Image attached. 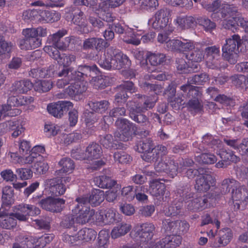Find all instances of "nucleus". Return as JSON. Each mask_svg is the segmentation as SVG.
<instances>
[{
  "label": "nucleus",
  "mask_w": 248,
  "mask_h": 248,
  "mask_svg": "<svg viewBox=\"0 0 248 248\" xmlns=\"http://www.w3.org/2000/svg\"><path fill=\"white\" fill-rule=\"evenodd\" d=\"M99 64L105 69H120L129 65L130 62L126 55L118 50L109 48L99 60Z\"/></svg>",
  "instance_id": "f257e3e1"
},
{
  "label": "nucleus",
  "mask_w": 248,
  "mask_h": 248,
  "mask_svg": "<svg viewBox=\"0 0 248 248\" xmlns=\"http://www.w3.org/2000/svg\"><path fill=\"white\" fill-rule=\"evenodd\" d=\"M155 98L152 99L151 97H142L141 101L134 106L132 105L131 107H129L131 118L139 123H144L146 121V117L141 112L152 108L155 105Z\"/></svg>",
  "instance_id": "f03ea898"
},
{
  "label": "nucleus",
  "mask_w": 248,
  "mask_h": 248,
  "mask_svg": "<svg viewBox=\"0 0 248 248\" xmlns=\"http://www.w3.org/2000/svg\"><path fill=\"white\" fill-rule=\"evenodd\" d=\"M241 40L238 35H233L231 38L226 40V43L222 48V56L231 63H234L237 61L239 46Z\"/></svg>",
  "instance_id": "7ed1b4c3"
},
{
  "label": "nucleus",
  "mask_w": 248,
  "mask_h": 248,
  "mask_svg": "<svg viewBox=\"0 0 248 248\" xmlns=\"http://www.w3.org/2000/svg\"><path fill=\"white\" fill-rule=\"evenodd\" d=\"M78 202L72 213L75 218V221L78 224H85L90 222V218L93 214V210L86 205L87 200L84 198H78Z\"/></svg>",
  "instance_id": "20e7f679"
},
{
  "label": "nucleus",
  "mask_w": 248,
  "mask_h": 248,
  "mask_svg": "<svg viewBox=\"0 0 248 248\" xmlns=\"http://www.w3.org/2000/svg\"><path fill=\"white\" fill-rule=\"evenodd\" d=\"M152 27L157 30H162L168 33L173 31V27L170 26V12L167 9L157 11L152 18Z\"/></svg>",
  "instance_id": "39448f33"
},
{
  "label": "nucleus",
  "mask_w": 248,
  "mask_h": 248,
  "mask_svg": "<svg viewBox=\"0 0 248 248\" xmlns=\"http://www.w3.org/2000/svg\"><path fill=\"white\" fill-rule=\"evenodd\" d=\"M117 130L114 133L116 140L127 141L131 139L133 134L136 132V127L125 119L117 120L115 122Z\"/></svg>",
  "instance_id": "423d86ee"
},
{
  "label": "nucleus",
  "mask_w": 248,
  "mask_h": 248,
  "mask_svg": "<svg viewBox=\"0 0 248 248\" xmlns=\"http://www.w3.org/2000/svg\"><path fill=\"white\" fill-rule=\"evenodd\" d=\"M30 15L32 20H35L41 23L54 22L58 21L61 17L60 15L55 11H42L33 9L30 12L25 11L23 13V16Z\"/></svg>",
  "instance_id": "0eeeda50"
},
{
  "label": "nucleus",
  "mask_w": 248,
  "mask_h": 248,
  "mask_svg": "<svg viewBox=\"0 0 248 248\" xmlns=\"http://www.w3.org/2000/svg\"><path fill=\"white\" fill-rule=\"evenodd\" d=\"M181 90L184 93H186L187 92V95L189 97L190 96L193 97L188 102V107L196 111L201 110L202 106L199 99L201 96L202 93L200 91L199 88L187 84L182 86Z\"/></svg>",
  "instance_id": "6e6552de"
},
{
  "label": "nucleus",
  "mask_w": 248,
  "mask_h": 248,
  "mask_svg": "<svg viewBox=\"0 0 248 248\" xmlns=\"http://www.w3.org/2000/svg\"><path fill=\"white\" fill-rule=\"evenodd\" d=\"M16 212L12 216L21 221H26L30 216L38 215L40 213V210L38 208L28 204H19L16 207Z\"/></svg>",
  "instance_id": "1a4fd4ad"
},
{
  "label": "nucleus",
  "mask_w": 248,
  "mask_h": 248,
  "mask_svg": "<svg viewBox=\"0 0 248 248\" xmlns=\"http://www.w3.org/2000/svg\"><path fill=\"white\" fill-rule=\"evenodd\" d=\"M236 12V7L232 5L224 4L221 12L222 17H226V19L222 21L221 23L224 28L232 30L233 31H234V29H236V18L233 16Z\"/></svg>",
  "instance_id": "9d476101"
},
{
  "label": "nucleus",
  "mask_w": 248,
  "mask_h": 248,
  "mask_svg": "<svg viewBox=\"0 0 248 248\" xmlns=\"http://www.w3.org/2000/svg\"><path fill=\"white\" fill-rule=\"evenodd\" d=\"M196 46H200V44L184 38L171 40L167 43V47L169 49L182 52L191 50Z\"/></svg>",
  "instance_id": "9b49d317"
},
{
  "label": "nucleus",
  "mask_w": 248,
  "mask_h": 248,
  "mask_svg": "<svg viewBox=\"0 0 248 248\" xmlns=\"http://www.w3.org/2000/svg\"><path fill=\"white\" fill-rule=\"evenodd\" d=\"M67 34L66 30H61L53 35H49L48 39L50 43L60 50H65L68 46L71 41L73 40V37H65L63 40H61V38Z\"/></svg>",
  "instance_id": "f8f14e48"
},
{
  "label": "nucleus",
  "mask_w": 248,
  "mask_h": 248,
  "mask_svg": "<svg viewBox=\"0 0 248 248\" xmlns=\"http://www.w3.org/2000/svg\"><path fill=\"white\" fill-rule=\"evenodd\" d=\"M73 108L71 102L67 101H60L51 103L47 106L48 112L55 117L61 118L64 111H67Z\"/></svg>",
  "instance_id": "ddd939ff"
},
{
  "label": "nucleus",
  "mask_w": 248,
  "mask_h": 248,
  "mask_svg": "<svg viewBox=\"0 0 248 248\" xmlns=\"http://www.w3.org/2000/svg\"><path fill=\"white\" fill-rule=\"evenodd\" d=\"M65 201L60 198L48 197L40 201L39 205L44 209L51 212H60L63 207Z\"/></svg>",
  "instance_id": "4468645a"
},
{
  "label": "nucleus",
  "mask_w": 248,
  "mask_h": 248,
  "mask_svg": "<svg viewBox=\"0 0 248 248\" xmlns=\"http://www.w3.org/2000/svg\"><path fill=\"white\" fill-rule=\"evenodd\" d=\"M0 130L2 134L11 130L13 131L12 136L16 138L24 132V128L20 121L10 120L0 124Z\"/></svg>",
  "instance_id": "2eb2a0df"
},
{
  "label": "nucleus",
  "mask_w": 248,
  "mask_h": 248,
  "mask_svg": "<svg viewBox=\"0 0 248 248\" xmlns=\"http://www.w3.org/2000/svg\"><path fill=\"white\" fill-rule=\"evenodd\" d=\"M155 169L157 172L165 171L172 177L177 174V168L173 160L166 158L156 163Z\"/></svg>",
  "instance_id": "dca6fc26"
},
{
  "label": "nucleus",
  "mask_w": 248,
  "mask_h": 248,
  "mask_svg": "<svg viewBox=\"0 0 248 248\" xmlns=\"http://www.w3.org/2000/svg\"><path fill=\"white\" fill-rule=\"evenodd\" d=\"M248 194L244 190L236 189L232 190V200L234 204V208L236 210L244 209L248 203Z\"/></svg>",
  "instance_id": "f3484780"
},
{
  "label": "nucleus",
  "mask_w": 248,
  "mask_h": 248,
  "mask_svg": "<svg viewBox=\"0 0 248 248\" xmlns=\"http://www.w3.org/2000/svg\"><path fill=\"white\" fill-rule=\"evenodd\" d=\"M155 230V227L152 223H145L141 224L136 233L137 239H139L142 243L148 242L152 238Z\"/></svg>",
  "instance_id": "a211bd4d"
},
{
  "label": "nucleus",
  "mask_w": 248,
  "mask_h": 248,
  "mask_svg": "<svg viewBox=\"0 0 248 248\" xmlns=\"http://www.w3.org/2000/svg\"><path fill=\"white\" fill-rule=\"evenodd\" d=\"M215 183L214 178L210 174L206 173L198 176L195 187L200 191H206L209 189Z\"/></svg>",
  "instance_id": "6ab92c4d"
},
{
  "label": "nucleus",
  "mask_w": 248,
  "mask_h": 248,
  "mask_svg": "<svg viewBox=\"0 0 248 248\" xmlns=\"http://www.w3.org/2000/svg\"><path fill=\"white\" fill-rule=\"evenodd\" d=\"M75 77L74 79H81L84 78V77H91L92 78L99 73V71L95 65L91 66H80L78 71H73Z\"/></svg>",
  "instance_id": "aec40b11"
},
{
  "label": "nucleus",
  "mask_w": 248,
  "mask_h": 248,
  "mask_svg": "<svg viewBox=\"0 0 248 248\" xmlns=\"http://www.w3.org/2000/svg\"><path fill=\"white\" fill-rule=\"evenodd\" d=\"M45 186L46 188L49 189L50 192L56 196L63 194L66 190V186L57 178L46 180L45 182Z\"/></svg>",
  "instance_id": "412c9836"
},
{
  "label": "nucleus",
  "mask_w": 248,
  "mask_h": 248,
  "mask_svg": "<svg viewBox=\"0 0 248 248\" xmlns=\"http://www.w3.org/2000/svg\"><path fill=\"white\" fill-rule=\"evenodd\" d=\"M16 242L22 248H37V238L32 236L20 234L15 238Z\"/></svg>",
  "instance_id": "4be33fe9"
},
{
  "label": "nucleus",
  "mask_w": 248,
  "mask_h": 248,
  "mask_svg": "<svg viewBox=\"0 0 248 248\" xmlns=\"http://www.w3.org/2000/svg\"><path fill=\"white\" fill-rule=\"evenodd\" d=\"M81 79H74L70 82L71 85L66 89V92L72 97H76L85 92L87 87Z\"/></svg>",
  "instance_id": "5701e85b"
},
{
  "label": "nucleus",
  "mask_w": 248,
  "mask_h": 248,
  "mask_svg": "<svg viewBox=\"0 0 248 248\" xmlns=\"http://www.w3.org/2000/svg\"><path fill=\"white\" fill-rule=\"evenodd\" d=\"M59 77H63L62 78L58 79L56 83L57 86L59 88H62L65 85L72 82L75 76L72 68H63L57 74Z\"/></svg>",
  "instance_id": "b1692460"
},
{
  "label": "nucleus",
  "mask_w": 248,
  "mask_h": 248,
  "mask_svg": "<svg viewBox=\"0 0 248 248\" xmlns=\"http://www.w3.org/2000/svg\"><path fill=\"white\" fill-rule=\"evenodd\" d=\"M233 237L232 230L228 228H223L218 232L217 243L215 244V247L225 246L231 241Z\"/></svg>",
  "instance_id": "393cba45"
},
{
  "label": "nucleus",
  "mask_w": 248,
  "mask_h": 248,
  "mask_svg": "<svg viewBox=\"0 0 248 248\" xmlns=\"http://www.w3.org/2000/svg\"><path fill=\"white\" fill-rule=\"evenodd\" d=\"M143 33L142 31L127 28L126 30V35L124 36L123 39L128 44L138 45L140 43V37Z\"/></svg>",
  "instance_id": "a878e982"
},
{
  "label": "nucleus",
  "mask_w": 248,
  "mask_h": 248,
  "mask_svg": "<svg viewBox=\"0 0 248 248\" xmlns=\"http://www.w3.org/2000/svg\"><path fill=\"white\" fill-rule=\"evenodd\" d=\"M101 215H99L98 218L101 224H108L118 220L117 217L119 216L117 212L113 209L110 208L106 210H101Z\"/></svg>",
  "instance_id": "bb28decb"
},
{
  "label": "nucleus",
  "mask_w": 248,
  "mask_h": 248,
  "mask_svg": "<svg viewBox=\"0 0 248 248\" xmlns=\"http://www.w3.org/2000/svg\"><path fill=\"white\" fill-rule=\"evenodd\" d=\"M72 21L74 24L78 26V30L81 33H88L91 31V29L87 25L82 12H79L78 14H75Z\"/></svg>",
  "instance_id": "cd10ccee"
},
{
  "label": "nucleus",
  "mask_w": 248,
  "mask_h": 248,
  "mask_svg": "<svg viewBox=\"0 0 248 248\" xmlns=\"http://www.w3.org/2000/svg\"><path fill=\"white\" fill-rule=\"evenodd\" d=\"M152 142L150 140H146L138 145L139 152L144 153L142 155L143 160L149 162L151 161L152 156V149H154Z\"/></svg>",
  "instance_id": "c85d7f7f"
},
{
  "label": "nucleus",
  "mask_w": 248,
  "mask_h": 248,
  "mask_svg": "<svg viewBox=\"0 0 248 248\" xmlns=\"http://www.w3.org/2000/svg\"><path fill=\"white\" fill-rule=\"evenodd\" d=\"M131 229L129 223H120L114 227L111 231V236L113 239H116L127 233Z\"/></svg>",
  "instance_id": "c756f323"
},
{
  "label": "nucleus",
  "mask_w": 248,
  "mask_h": 248,
  "mask_svg": "<svg viewBox=\"0 0 248 248\" xmlns=\"http://www.w3.org/2000/svg\"><path fill=\"white\" fill-rule=\"evenodd\" d=\"M149 191L153 196H162L165 192L166 186L163 183L157 180H153L150 183Z\"/></svg>",
  "instance_id": "7c9ffc66"
},
{
  "label": "nucleus",
  "mask_w": 248,
  "mask_h": 248,
  "mask_svg": "<svg viewBox=\"0 0 248 248\" xmlns=\"http://www.w3.org/2000/svg\"><path fill=\"white\" fill-rule=\"evenodd\" d=\"M207 202L206 198L204 197L190 199L186 202V203L188 209L198 210L206 208Z\"/></svg>",
  "instance_id": "2f4dec72"
},
{
  "label": "nucleus",
  "mask_w": 248,
  "mask_h": 248,
  "mask_svg": "<svg viewBox=\"0 0 248 248\" xmlns=\"http://www.w3.org/2000/svg\"><path fill=\"white\" fill-rule=\"evenodd\" d=\"M61 169L56 171V175L61 176L62 173H71L74 169L75 166L73 160L69 158H63L59 162Z\"/></svg>",
  "instance_id": "473e14b6"
},
{
  "label": "nucleus",
  "mask_w": 248,
  "mask_h": 248,
  "mask_svg": "<svg viewBox=\"0 0 248 248\" xmlns=\"http://www.w3.org/2000/svg\"><path fill=\"white\" fill-rule=\"evenodd\" d=\"M96 234L97 232L94 230L85 228L78 232L77 238L81 241L89 242L94 240Z\"/></svg>",
  "instance_id": "72a5a7b5"
},
{
  "label": "nucleus",
  "mask_w": 248,
  "mask_h": 248,
  "mask_svg": "<svg viewBox=\"0 0 248 248\" xmlns=\"http://www.w3.org/2000/svg\"><path fill=\"white\" fill-rule=\"evenodd\" d=\"M34 101L33 97L31 96H21L18 97L12 96L10 97L7 101V105L12 106H20L29 105Z\"/></svg>",
  "instance_id": "f704fd0d"
},
{
  "label": "nucleus",
  "mask_w": 248,
  "mask_h": 248,
  "mask_svg": "<svg viewBox=\"0 0 248 248\" xmlns=\"http://www.w3.org/2000/svg\"><path fill=\"white\" fill-rule=\"evenodd\" d=\"M83 198L87 200L86 205L89 202L93 206H97L104 200V192L100 189H94L92 191L89 198Z\"/></svg>",
  "instance_id": "c9c22d12"
},
{
  "label": "nucleus",
  "mask_w": 248,
  "mask_h": 248,
  "mask_svg": "<svg viewBox=\"0 0 248 248\" xmlns=\"http://www.w3.org/2000/svg\"><path fill=\"white\" fill-rule=\"evenodd\" d=\"M195 20L191 16H177L174 20L175 25L181 29H187L192 27L195 25Z\"/></svg>",
  "instance_id": "e433bc0d"
},
{
  "label": "nucleus",
  "mask_w": 248,
  "mask_h": 248,
  "mask_svg": "<svg viewBox=\"0 0 248 248\" xmlns=\"http://www.w3.org/2000/svg\"><path fill=\"white\" fill-rule=\"evenodd\" d=\"M177 70L181 73H188L191 72H194L198 68V64H192L189 62L188 65L185 60L183 59H178L176 61Z\"/></svg>",
  "instance_id": "4c0bfd02"
},
{
  "label": "nucleus",
  "mask_w": 248,
  "mask_h": 248,
  "mask_svg": "<svg viewBox=\"0 0 248 248\" xmlns=\"http://www.w3.org/2000/svg\"><path fill=\"white\" fill-rule=\"evenodd\" d=\"M104 40L100 38H90L86 39L83 46L84 49L95 48L96 50H101L103 48Z\"/></svg>",
  "instance_id": "58836bf2"
},
{
  "label": "nucleus",
  "mask_w": 248,
  "mask_h": 248,
  "mask_svg": "<svg viewBox=\"0 0 248 248\" xmlns=\"http://www.w3.org/2000/svg\"><path fill=\"white\" fill-rule=\"evenodd\" d=\"M33 84L29 80H21L15 82L12 86V90L17 93H25L31 89Z\"/></svg>",
  "instance_id": "ea45409f"
},
{
  "label": "nucleus",
  "mask_w": 248,
  "mask_h": 248,
  "mask_svg": "<svg viewBox=\"0 0 248 248\" xmlns=\"http://www.w3.org/2000/svg\"><path fill=\"white\" fill-rule=\"evenodd\" d=\"M101 147L96 143H93L88 146L85 152V158L88 159L98 158L101 155Z\"/></svg>",
  "instance_id": "a19ab883"
},
{
  "label": "nucleus",
  "mask_w": 248,
  "mask_h": 248,
  "mask_svg": "<svg viewBox=\"0 0 248 248\" xmlns=\"http://www.w3.org/2000/svg\"><path fill=\"white\" fill-rule=\"evenodd\" d=\"M34 90L39 93H45L49 91L53 87L50 80H38L33 84Z\"/></svg>",
  "instance_id": "79ce46f5"
},
{
  "label": "nucleus",
  "mask_w": 248,
  "mask_h": 248,
  "mask_svg": "<svg viewBox=\"0 0 248 248\" xmlns=\"http://www.w3.org/2000/svg\"><path fill=\"white\" fill-rule=\"evenodd\" d=\"M125 114V109L124 108H118L112 109L109 112V116H105L103 118V120L105 124L104 128L106 129L109 124L112 123L113 120L112 117H119L120 116H124Z\"/></svg>",
  "instance_id": "37998d69"
},
{
  "label": "nucleus",
  "mask_w": 248,
  "mask_h": 248,
  "mask_svg": "<svg viewBox=\"0 0 248 248\" xmlns=\"http://www.w3.org/2000/svg\"><path fill=\"white\" fill-rule=\"evenodd\" d=\"M200 46H196L194 50L186 55V58L189 61L192 62H195L198 64V63L202 61L204 58L202 50L201 49Z\"/></svg>",
  "instance_id": "c03bdc74"
},
{
  "label": "nucleus",
  "mask_w": 248,
  "mask_h": 248,
  "mask_svg": "<svg viewBox=\"0 0 248 248\" xmlns=\"http://www.w3.org/2000/svg\"><path fill=\"white\" fill-rule=\"evenodd\" d=\"M14 189L10 186H5L2 189V202L5 205H10L14 203Z\"/></svg>",
  "instance_id": "a18cd8bd"
},
{
  "label": "nucleus",
  "mask_w": 248,
  "mask_h": 248,
  "mask_svg": "<svg viewBox=\"0 0 248 248\" xmlns=\"http://www.w3.org/2000/svg\"><path fill=\"white\" fill-rule=\"evenodd\" d=\"M13 47L11 43L5 41L0 42V59H8L10 56V53Z\"/></svg>",
  "instance_id": "49530a36"
},
{
  "label": "nucleus",
  "mask_w": 248,
  "mask_h": 248,
  "mask_svg": "<svg viewBox=\"0 0 248 248\" xmlns=\"http://www.w3.org/2000/svg\"><path fill=\"white\" fill-rule=\"evenodd\" d=\"M32 167L34 172L37 174L45 173L49 168L47 163L44 158L38 159Z\"/></svg>",
  "instance_id": "de8ad7c7"
},
{
  "label": "nucleus",
  "mask_w": 248,
  "mask_h": 248,
  "mask_svg": "<svg viewBox=\"0 0 248 248\" xmlns=\"http://www.w3.org/2000/svg\"><path fill=\"white\" fill-rule=\"evenodd\" d=\"M182 203L180 202H174L164 209L165 214L168 216H176L181 212Z\"/></svg>",
  "instance_id": "09e8293b"
},
{
  "label": "nucleus",
  "mask_w": 248,
  "mask_h": 248,
  "mask_svg": "<svg viewBox=\"0 0 248 248\" xmlns=\"http://www.w3.org/2000/svg\"><path fill=\"white\" fill-rule=\"evenodd\" d=\"M102 2L99 4V7L104 12L108 11L110 7L114 8L119 6L125 0H100Z\"/></svg>",
  "instance_id": "8fccbe9b"
},
{
  "label": "nucleus",
  "mask_w": 248,
  "mask_h": 248,
  "mask_svg": "<svg viewBox=\"0 0 248 248\" xmlns=\"http://www.w3.org/2000/svg\"><path fill=\"white\" fill-rule=\"evenodd\" d=\"M102 145L107 149H118L120 147V145L117 144V141H114L112 136L111 135H107L105 136L101 140Z\"/></svg>",
  "instance_id": "3c124183"
},
{
  "label": "nucleus",
  "mask_w": 248,
  "mask_h": 248,
  "mask_svg": "<svg viewBox=\"0 0 248 248\" xmlns=\"http://www.w3.org/2000/svg\"><path fill=\"white\" fill-rule=\"evenodd\" d=\"M19 113L18 110H14L11 108L10 105H7V104L0 105V120L6 116L12 117Z\"/></svg>",
  "instance_id": "603ef678"
},
{
  "label": "nucleus",
  "mask_w": 248,
  "mask_h": 248,
  "mask_svg": "<svg viewBox=\"0 0 248 248\" xmlns=\"http://www.w3.org/2000/svg\"><path fill=\"white\" fill-rule=\"evenodd\" d=\"M16 221L12 216H5L0 218V226L6 229H10L15 227Z\"/></svg>",
  "instance_id": "864d4df0"
},
{
  "label": "nucleus",
  "mask_w": 248,
  "mask_h": 248,
  "mask_svg": "<svg viewBox=\"0 0 248 248\" xmlns=\"http://www.w3.org/2000/svg\"><path fill=\"white\" fill-rule=\"evenodd\" d=\"M196 159L200 163L213 164L217 160L216 157L213 154L203 153L196 156Z\"/></svg>",
  "instance_id": "5fc2aeb1"
},
{
  "label": "nucleus",
  "mask_w": 248,
  "mask_h": 248,
  "mask_svg": "<svg viewBox=\"0 0 248 248\" xmlns=\"http://www.w3.org/2000/svg\"><path fill=\"white\" fill-rule=\"evenodd\" d=\"M165 55L163 54L148 53L147 59L152 65L156 66L164 61Z\"/></svg>",
  "instance_id": "6e6d98bb"
},
{
  "label": "nucleus",
  "mask_w": 248,
  "mask_h": 248,
  "mask_svg": "<svg viewBox=\"0 0 248 248\" xmlns=\"http://www.w3.org/2000/svg\"><path fill=\"white\" fill-rule=\"evenodd\" d=\"M91 108L94 111L99 112H104L108 107V102L107 101L91 102L89 104Z\"/></svg>",
  "instance_id": "4d7b16f0"
},
{
  "label": "nucleus",
  "mask_w": 248,
  "mask_h": 248,
  "mask_svg": "<svg viewBox=\"0 0 248 248\" xmlns=\"http://www.w3.org/2000/svg\"><path fill=\"white\" fill-rule=\"evenodd\" d=\"M114 159L116 162L121 164H127L132 160L131 157L124 152H117L114 153Z\"/></svg>",
  "instance_id": "13d9d810"
},
{
  "label": "nucleus",
  "mask_w": 248,
  "mask_h": 248,
  "mask_svg": "<svg viewBox=\"0 0 248 248\" xmlns=\"http://www.w3.org/2000/svg\"><path fill=\"white\" fill-rule=\"evenodd\" d=\"M167 149L166 147L161 145H157L152 149V156L151 161L157 160L159 157L166 155Z\"/></svg>",
  "instance_id": "bf43d9fd"
},
{
  "label": "nucleus",
  "mask_w": 248,
  "mask_h": 248,
  "mask_svg": "<svg viewBox=\"0 0 248 248\" xmlns=\"http://www.w3.org/2000/svg\"><path fill=\"white\" fill-rule=\"evenodd\" d=\"M208 80V77L205 73L200 75H196L188 78V81L190 83L197 84L201 85L207 82Z\"/></svg>",
  "instance_id": "052dcab7"
},
{
  "label": "nucleus",
  "mask_w": 248,
  "mask_h": 248,
  "mask_svg": "<svg viewBox=\"0 0 248 248\" xmlns=\"http://www.w3.org/2000/svg\"><path fill=\"white\" fill-rule=\"evenodd\" d=\"M75 60V57L73 55H69L63 54L62 55L58 60V63L60 65H63L64 68H67V67L69 66L72 62Z\"/></svg>",
  "instance_id": "680f3d73"
},
{
  "label": "nucleus",
  "mask_w": 248,
  "mask_h": 248,
  "mask_svg": "<svg viewBox=\"0 0 248 248\" xmlns=\"http://www.w3.org/2000/svg\"><path fill=\"white\" fill-rule=\"evenodd\" d=\"M220 157L226 163L229 162H236L238 158L237 156L234 155L232 152H227L222 151L219 154Z\"/></svg>",
  "instance_id": "e2e57ef3"
},
{
  "label": "nucleus",
  "mask_w": 248,
  "mask_h": 248,
  "mask_svg": "<svg viewBox=\"0 0 248 248\" xmlns=\"http://www.w3.org/2000/svg\"><path fill=\"white\" fill-rule=\"evenodd\" d=\"M139 5L141 9L148 10L156 8L158 6V3L157 0H140Z\"/></svg>",
  "instance_id": "0e129e2a"
},
{
  "label": "nucleus",
  "mask_w": 248,
  "mask_h": 248,
  "mask_svg": "<svg viewBox=\"0 0 248 248\" xmlns=\"http://www.w3.org/2000/svg\"><path fill=\"white\" fill-rule=\"evenodd\" d=\"M199 24L203 27L204 30L207 32H211L216 27L214 22L207 18H202L199 20Z\"/></svg>",
  "instance_id": "69168bd1"
},
{
  "label": "nucleus",
  "mask_w": 248,
  "mask_h": 248,
  "mask_svg": "<svg viewBox=\"0 0 248 248\" xmlns=\"http://www.w3.org/2000/svg\"><path fill=\"white\" fill-rule=\"evenodd\" d=\"M59 130V127L52 123L46 124L44 127V132L47 136L56 135Z\"/></svg>",
  "instance_id": "338daca9"
},
{
  "label": "nucleus",
  "mask_w": 248,
  "mask_h": 248,
  "mask_svg": "<svg viewBox=\"0 0 248 248\" xmlns=\"http://www.w3.org/2000/svg\"><path fill=\"white\" fill-rule=\"evenodd\" d=\"M98 245L100 248H106L108 243L109 238V234L105 231H101L98 234Z\"/></svg>",
  "instance_id": "774afa93"
}]
</instances>
